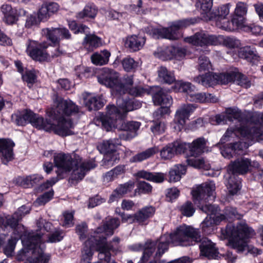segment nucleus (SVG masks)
Returning a JSON list of instances; mask_svg holds the SVG:
<instances>
[{"label": "nucleus", "instance_id": "obj_1", "mask_svg": "<svg viewBox=\"0 0 263 263\" xmlns=\"http://www.w3.org/2000/svg\"><path fill=\"white\" fill-rule=\"evenodd\" d=\"M55 107L50 112V119H44L42 116L32 111L29 123L39 129L47 132L53 130L56 134L61 136H67L73 134L71 130L73 123L71 120L66 117L77 113L79 108L70 100L57 98L54 102Z\"/></svg>", "mask_w": 263, "mask_h": 263}, {"label": "nucleus", "instance_id": "obj_2", "mask_svg": "<svg viewBox=\"0 0 263 263\" xmlns=\"http://www.w3.org/2000/svg\"><path fill=\"white\" fill-rule=\"evenodd\" d=\"M64 237V232L56 228L47 236L41 232L31 231L23 239V248L17 255L18 260L25 263H48L49 256L44 254L45 242L54 243L60 241Z\"/></svg>", "mask_w": 263, "mask_h": 263}, {"label": "nucleus", "instance_id": "obj_3", "mask_svg": "<svg viewBox=\"0 0 263 263\" xmlns=\"http://www.w3.org/2000/svg\"><path fill=\"white\" fill-rule=\"evenodd\" d=\"M215 185L210 181L202 183L192 191L193 200L199 209L206 213L208 216L200 224L202 233L209 235L214 231L215 226L222 221L224 217L218 215L220 211L219 206L207 204L209 201H214L215 198Z\"/></svg>", "mask_w": 263, "mask_h": 263}, {"label": "nucleus", "instance_id": "obj_4", "mask_svg": "<svg viewBox=\"0 0 263 263\" xmlns=\"http://www.w3.org/2000/svg\"><path fill=\"white\" fill-rule=\"evenodd\" d=\"M243 121L240 124L236 123L234 127L228 128L220 140L221 144L227 142H233L238 138L248 140L247 143L252 144L253 141L261 142L263 141V132L262 128H258L256 123L263 124V114L255 112L251 115H247Z\"/></svg>", "mask_w": 263, "mask_h": 263}, {"label": "nucleus", "instance_id": "obj_5", "mask_svg": "<svg viewBox=\"0 0 263 263\" xmlns=\"http://www.w3.org/2000/svg\"><path fill=\"white\" fill-rule=\"evenodd\" d=\"M54 166L57 168L56 173L60 179L65 178L67 174L72 171L70 177L72 181L81 180L86 173L94 168L96 164L91 160L82 161L79 155L75 154H55L53 156Z\"/></svg>", "mask_w": 263, "mask_h": 263}, {"label": "nucleus", "instance_id": "obj_6", "mask_svg": "<svg viewBox=\"0 0 263 263\" xmlns=\"http://www.w3.org/2000/svg\"><path fill=\"white\" fill-rule=\"evenodd\" d=\"M225 237L230 238V243L236 252L240 253L245 251L253 255L260 254L261 251L248 245V239L255 235L254 231L248 226L246 221H241L236 226L228 225L224 230Z\"/></svg>", "mask_w": 263, "mask_h": 263}, {"label": "nucleus", "instance_id": "obj_7", "mask_svg": "<svg viewBox=\"0 0 263 263\" xmlns=\"http://www.w3.org/2000/svg\"><path fill=\"white\" fill-rule=\"evenodd\" d=\"M194 81L206 87H211L218 84H226L233 82L245 88L250 87V82L248 81L245 76L235 69L228 73H215L207 72L200 74L194 78Z\"/></svg>", "mask_w": 263, "mask_h": 263}, {"label": "nucleus", "instance_id": "obj_8", "mask_svg": "<svg viewBox=\"0 0 263 263\" xmlns=\"http://www.w3.org/2000/svg\"><path fill=\"white\" fill-rule=\"evenodd\" d=\"M259 164L257 161H252L250 159L240 157L232 162L228 166L229 177L227 186L231 195L236 194L241 189V180L237 175L247 173L251 167L258 168Z\"/></svg>", "mask_w": 263, "mask_h": 263}, {"label": "nucleus", "instance_id": "obj_9", "mask_svg": "<svg viewBox=\"0 0 263 263\" xmlns=\"http://www.w3.org/2000/svg\"><path fill=\"white\" fill-rule=\"evenodd\" d=\"M168 245L170 242L175 246L187 247L198 243L201 240V233L199 229L192 226L182 224L177 227L170 235H164Z\"/></svg>", "mask_w": 263, "mask_h": 263}, {"label": "nucleus", "instance_id": "obj_10", "mask_svg": "<svg viewBox=\"0 0 263 263\" xmlns=\"http://www.w3.org/2000/svg\"><path fill=\"white\" fill-rule=\"evenodd\" d=\"M165 239L166 237L163 236L161 237L159 240L156 242L148 240L144 245L139 243L134 246V250L143 251V255L141 257L140 261L138 263H143L148 261L155 250L156 246H157V251L155 255L154 259L148 263L164 262L163 260H161L159 258L168 249V243Z\"/></svg>", "mask_w": 263, "mask_h": 263}, {"label": "nucleus", "instance_id": "obj_11", "mask_svg": "<svg viewBox=\"0 0 263 263\" xmlns=\"http://www.w3.org/2000/svg\"><path fill=\"white\" fill-rule=\"evenodd\" d=\"M195 23L192 18H186L174 22L168 28H147V32L154 38H164L170 40H177L182 36L180 30Z\"/></svg>", "mask_w": 263, "mask_h": 263}, {"label": "nucleus", "instance_id": "obj_12", "mask_svg": "<svg viewBox=\"0 0 263 263\" xmlns=\"http://www.w3.org/2000/svg\"><path fill=\"white\" fill-rule=\"evenodd\" d=\"M119 77V73L114 70L104 68L97 76V79L100 84L111 88L112 91L117 95L122 93L126 90L120 82Z\"/></svg>", "mask_w": 263, "mask_h": 263}, {"label": "nucleus", "instance_id": "obj_13", "mask_svg": "<svg viewBox=\"0 0 263 263\" xmlns=\"http://www.w3.org/2000/svg\"><path fill=\"white\" fill-rule=\"evenodd\" d=\"M175 154H180L189 152L191 156H196L201 154L206 145V141L204 138L200 137L194 140L192 143L176 141L173 142Z\"/></svg>", "mask_w": 263, "mask_h": 263}, {"label": "nucleus", "instance_id": "obj_14", "mask_svg": "<svg viewBox=\"0 0 263 263\" xmlns=\"http://www.w3.org/2000/svg\"><path fill=\"white\" fill-rule=\"evenodd\" d=\"M156 89V92L153 94L154 103L156 105H163L164 106H162L156 110L153 116L155 119H160L164 115L168 113L170 111L169 107L173 103V99L162 88L157 87Z\"/></svg>", "mask_w": 263, "mask_h": 263}, {"label": "nucleus", "instance_id": "obj_15", "mask_svg": "<svg viewBox=\"0 0 263 263\" xmlns=\"http://www.w3.org/2000/svg\"><path fill=\"white\" fill-rule=\"evenodd\" d=\"M230 4H227L220 6L215 11L209 13V21L215 23L218 28L228 31L234 30V27L232 25V22L227 19V16L230 13Z\"/></svg>", "mask_w": 263, "mask_h": 263}, {"label": "nucleus", "instance_id": "obj_16", "mask_svg": "<svg viewBox=\"0 0 263 263\" xmlns=\"http://www.w3.org/2000/svg\"><path fill=\"white\" fill-rule=\"evenodd\" d=\"M106 114L101 117L102 127L106 131L111 130L113 128H118L120 125L123 117L120 110L114 105H109L106 107Z\"/></svg>", "mask_w": 263, "mask_h": 263}, {"label": "nucleus", "instance_id": "obj_17", "mask_svg": "<svg viewBox=\"0 0 263 263\" xmlns=\"http://www.w3.org/2000/svg\"><path fill=\"white\" fill-rule=\"evenodd\" d=\"M220 38H217L215 35H211L205 31L196 32L193 35L185 37V42L197 46H208L217 45Z\"/></svg>", "mask_w": 263, "mask_h": 263}, {"label": "nucleus", "instance_id": "obj_18", "mask_svg": "<svg viewBox=\"0 0 263 263\" xmlns=\"http://www.w3.org/2000/svg\"><path fill=\"white\" fill-rule=\"evenodd\" d=\"M26 52L32 59L43 61L48 58V54L45 50L48 46L45 42L40 43L33 40H29L26 44Z\"/></svg>", "mask_w": 263, "mask_h": 263}, {"label": "nucleus", "instance_id": "obj_19", "mask_svg": "<svg viewBox=\"0 0 263 263\" xmlns=\"http://www.w3.org/2000/svg\"><path fill=\"white\" fill-rule=\"evenodd\" d=\"M195 108L193 104H183L177 110L173 124V128L176 131H180L183 128L186 120Z\"/></svg>", "mask_w": 263, "mask_h": 263}, {"label": "nucleus", "instance_id": "obj_20", "mask_svg": "<svg viewBox=\"0 0 263 263\" xmlns=\"http://www.w3.org/2000/svg\"><path fill=\"white\" fill-rule=\"evenodd\" d=\"M42 33L54 46L59 45L61 39L71 38L69 30L65 28H44L42 30Z\"/></svg>", "mask_w": 263, "mask_h": 263}, {"label": "nucleus", "instance_id": "obj_21", "mask_svg": "<svg viewBox=\"0 0 263 263\" xmlns=\"http://www.w3.org/2000/svg\"><path fill=\"white\" fill-rule=\"evenodd\" d=\"M246 115L237 109L229 108L226 109L225 114L217 115L215 119L218 124H225L228 121L242 124Z\"/></svg>", "mask_w": 263, "mask_h": 263}, {"label": "nucleus", "instance_id": "obj_22", "mask_svg": "<svg viewBox=\"0 0 263 263\" xmlns=\"http://www.w3.org/2000/svg\"><path fill=\"white\" fill-rule=\"evenodd\" d=\"M155 55L163 61L171 60L173 58H180L184 56V50L178 47L168 46L157 48L154 53Z\"/></svg>", "mask_w": 263, "mask_h": 263}, {"label": "nucleus", "instance_id": "obj_23", "mask_svg": "<svg viewBox=\"0 0 263 263\" xmlns=\"http://www.w3.org/2000/svg\"><path fill=\"white\" fill-rule=\"evenodd\" d=\"M14 142L9 139L0 138V158L4 164L7 165L14 159Z\"/></svg>", "mask_w": 263, "mask_h": 263}, {"label": "nucleus", "instance_id": "obj_24", "mask_svg": "<svg viewBox=\"0 0 263 263\" xmlns=\"http://www.w3.org/2000/svg\"><path fill=\"white\" fill-rule=\"evenodd\" d=\"M199 242L200 255L204 256L209 259H218L219 253L215 243L208 238H201Z\"/></svg>", "mask_w": 263, "mask_h": 263}, {"label": "nucleus", "instance_id": "obj_25", "mask_svg": "<svg viewBox=\"0 0 263 263\" xmlns=\"http://www.w3.org/2000/svg\"><path fill=\"white\" fill-rule=\"evenodd\" d=\"M141 123L136 121L125 122L122 120L119 129L123 130L120 134V138L124 140H130L137 135Z\"/></svg>", "mask_w": 263, "mask_h": 263}, {"label": "nucleus", "instance_id": "obj_26", "mask_svg": "<svg viewBox=\"0 0 263 263\" xmlns=\"http://www.w3.org/2000/svg\"><path fill=\"white\" fill-rule=\"evenodd\" d=\"M248 11V5L246 3L239 2L236 4L235 9V15L231 20L232 25L234 29L242 27L246 22L245 16Z\"/></svg>", "mask_w": 263, "mask_h": 263}, {"label": "nucleus", "instance_id": "obj_27", "mask_svg": "<svg viewBox=\"0 0 263 263\" xmlns=\"http://www.w3.org/2000/svg\"><path fill=\"white\" fill-rule=\"evenodd\" d=\"M103 239L101 240V242H100L99 240H98L97 238H101V236H95L93 235L91 236V238L88 239L84 243V247L82 251V259L84 261H88L91 259L93 255V249L95 247V245H97V249H98V247L99 245L102 244L103 243H107L105 241L106 238L104 237L102 235ZM99 251V250H98Z\"/></svg>", "mask_w": 263, "mask_h": 263}, {"label": "nucleus", "instance_id": "obj_28", "mask_svg": "<svg viewBox=\"0 0 263 263\" xmlns=\"http://www.w3.org/2000/svg\"><path fill=\"white\" fill-rule=\"evenodd\" d=\"M117 108L119 110L120 114L126 113L128 111L137 109L141 107V103L140 101L134 98L132 99H122L119 98L117 100Z\"/></svg>", "mask_w": 263, "mask_h": 263}, {"label": "nucleus", "instance_id": "obj_29", "mask_svg": "<svg viewBox=\"0 0 263 263\" xmlns=\"http://www.w3.org/2000/svg\"><path fill=\"white\" fill-rule=\"evenodd\" d=\"M252 145L251 142L247 143L246 142H235V143H230L228 147L225 145L220 148L221 154L225 158L230 159L239 151L242 150L243 147L248 148L249 145Z\"/></svg>", "mask_w": 263, "mask_h": 263}, {"label": "nucleus", "instance_id": "obj_30", "mask_svg": "<svg viewBox=\"0 0 263 263\" xmlns=\"http://www.w3.org/2000/svg\"><path fill=\"white\" fill-rule=\"evenodd\" d=\"M4 15L3 21L8 25H13L17 21V10L8 4H4L0 7Z\"/></svg>", "mask_w": 263, "mask_h": 263}, {"label": "nucleus", "instance_id": "obj_31", "mask_svg": "<svg viewBox=\"0 0 263 263\" xmlns=\"http://www.w3.org/2000/svg\"><path fill=\"white\" fill-rule=\"evenodd\" d=\"M21 219L17 216V214H14L11 217H8L6 218V224L13 229L14 235H18L22 236L24 235H28L30 232H27L24 227L18 223Z\"/></svg>", "mask_w": 263, "mask_h": 263}, {"label": "nucleus", "instance_id": "obj_32", "mask_svg": "<svg viewBox=\"0 0 263 263\" xmlns=\"http://www.w3.org/2000/svg\"><path fill=\"white\" fill-rule=\"evenodd\" d=\"M238 55L240 58L253 63H255L259 60V56L255 48L251 46H246L239 48Z\"/></svg>", "mask_w": 263, "mask_h": 263}, {"label": "nucleus", "instance_id": "obj_33", "mask_svg": "<svg viewBox=\"0 0 263 263\" xmlns=\"http://www.w3.org/2000/svg\"><path fill=\"white\" fill-rule=\"evenodd\" d=\"M155 213V208L152 206H145L136 213V223L139 225H146L148 219L152 217Z\"/></svg>", "mask_w": 263, "mask_h": 263}, {"label": "nucleus", "instance_id": "obj_34", "mask_svg": "<svg viewBox=\"0 0 263 263\" xmlns=\"http://www.w3.org/2000/svg\"><path fill=\"white\" fill-rule=\"evenodd\" d=\"M187 99L192 102L197 103H215L217 101V98L214 95L209 93L198 92L195 93L192 92L187 96Z\"/></svg>", "mask_w": 263, "mask_h": 263}, {"label": "nucleus", "instance_id": "obj_35", "mask_svg": "<svg viewBox=\"0 0 263 263\" xmlns=\"http://www.w3.org/2000/svg\"><path fill=\"white\" fill-rule=\"evenodd\" d=\"M120 226L118 218H111L106 221L102 227L97 228L95 233H104L106 235L110 236L114 234V231Z\"/></svg>", "mask_w": 263, "mask_h": 263}, {"label": "nucleus", "instance_id": "obj_36", "mask_svg": "<svg viewBox=\"0 0 263 263\" xmlns=\"http://www.w3.org/2000/svg\"><path fill=\"white\" fill-rule=\"evenodd\" d=\"M145 42V37L141 35H133L127 38L125 45L131 51H137L143 47Z\"/></svg>", "mask_w": 263, "mask_h": 263}, {"label": "nucleus", "instance_id": "obj_37", "mask_svg": "<svg viewBox=\"0 0 263 263\" xmlns=\"http://www.w3.org/2000/svg\"><path fill=\"white\" fill-rule=\"evenodd\" d=\"M98 13L96 6L92 4H89L85 6L84 9L76 14V17L79 20L93 19Z\"/></svg>", "mask_w": 263, "mask_h": 263}, {"label": "nucleus", "instance_id": "obj_38", "mask_svg": "<svg viewBox=\"0 0 263 263\" xmlns=\"http://www.w3.org/2000/svg\"><path fill=\"white\" fill-rule=\"evenodd\" d=\"M84 104L89 110H99L104 106L103 100L100 96H88L84 99Z\"/></svg>", "mask_w": 263, "mask_h": 263}, {"label": "nucleus", "instance_id": "obj_39", "mask_svg": "<svg viewBox=\"0 0 263 263\" xmlns=\"http://www.w3.org/2000/svg\"><path fill=\"white\" fill-rule=\"evenodd\" d=\"M137 177L143 178L156 183L162 182L165 178V175L162 173H151L144 170L140 171L137 172Z\"/></svg>", "mask_w": 263, "mask_h": 263}, {"label": "nucleus", "instance_id": "obj_40", "mask_svg": "<svg viewBox=\"0 0 263 263\" xmlns=\"http://www.w3.org/2000/svg\"><path fill=\"white\" fill-rule=\"evenodd\" d=\"M32 115V111L25 110L21 112L12 114L11 116L12 121L18 126H24L27 123L29 122L30 117Z\"/></svg>", "mask_w": 263, "mask_h": 263}, {"label": "nucleus", "instance_id": "obj_41", "mask_svg": "<svg viewBox=\"0 0 263 263\" xmlns=\"http://www.w3.org/2000/svg\"><path fill=\"white\" fill-rule=\"evenodd\" d=\"M110 53L107 50H103L100 52L94 53L91 56L92 63L96 65H103L109 61Z\"/></svg>", "mask_w": 263, "mask_h": 263}, {"label": "nucleus", "instance_id": "obj_42", "mask_svg": "<svg viewBox=\"0 0 263 263\" xmlns=\"http://www.w3.org/2000/svg\"><path fill=\"white\" fill-rule=\"evenodd\" d=\"M43 179L42 175L34 174L19 178L20 184L25 188L31 187L37 185Z\"/></svg>", "mask_w": 263, "mask_h": 263}, {"label": "nucleus", "instance_id": "obj_43", "mask_svg": "<svg viewBox=\"0 0 263 263\" xmlns=\"http://www.w3.org/2000/svg\"><path fill=\"white\" fill-rule=\"evenodd\" d=\"M186 170V166L184 165H175L169 172V181L174 182L178 181L182 176L185 174Z\"/></svg>", "mask_w": 263, "mask_h": 263}, {"label": "nucleus", "instance_id": "obj_44", "mask_svg": "<svg viewBox=\"0 0 263 263\" xmlns=\"http://www.w3.org/2000/svg\"><path fill=\"white\" fill-rule=\"evenodd\" d=\"M158 152L159 148L157 147L154 146L150 147L145 151L138 153L134 156L132 157L130 159V162H137L142 161L151 157Z\"/></svg>", "mask_w": 263, "mask_h": 263}, {"label": "nucleus", "instance_id": "obj_45", "mask_svg": "<svg viewBox=\"0 0 263 263\" xmlns=\"http://www.w3.org/2000/svg\"><path fill=\"white\" fill-rule=\"evenodd\" d=\"M159 80L164 83L171 84L175 82V78L173 72L168 71L166 67L161 66L158 70Z\"/></svg>", "mask_w": 263, "mask_h": 263}, {"label": "nucleus", "instance_id": "obj_46", "mask_svg": "<svg viewBox=\"0 0 263 263\" xmlns=\"http://www.w3.org/2000/svg\"><path fill=\"white\" fill-rule=\"evenodd\" d=\"M83 44L89 50H92L101 45V39L94 34L90 33L85 36Z\"/></svg>", "mask_w": 263, "mask_h": 263}, {"label": "nucleus", "instance_id": "obj_47", "mask_svg": "<svg viewBox=\"0 0 263 263\" xmlns=\"http://www.w3.org/2000/svg\"><path fill=\"white\" fill-rule=\"evenodd\" d=\"M27 235L25 234L22 236H18V235L11 236V238L8 239L7 243L4 248V253L8 257L12 256L17 241L20 238H21L22 242H23V239Z\"/></svg>", "mask_w": 263, "mask_h": 263}, {"label": "nucleus", "instance_id": "obj_48", "mask_svg": "<svg viewBox=\"0 0 263 263\" xmlns=\"http://www.w3.org/2000/svg\"><path fill=\"white\" fill-rule=\"evenodd\" d=\"M218 212H219V211ZM218 215H222L224 217L222 221H227L229 222H231L236 219H239L242 216V215L238 213L236 208L232 206H227L224 210L223 214L218 213Z\"/></svg>", "mask_w": 263, "mask_h": 263}, {"label": "nucleus", "instance_id": "obj_49", "mask_svg": "<svg viewBox=\"0 0 263 263\" xmlns=\"http://www.w3.org/2000/svg\"><path fill=\"white\" fill-rule=\"evenodd\" d=\"M156 87H155L152 88L151 90H149L147 87H143L141 86H136L129 89L128 91L127 92L130 95L134 97H141L146 93L149 94L152 92H153L154 94L156 91Z\"/></svg>", "mask_w": 263, "mask_h": 263}, {"label": "nucleus", "instance_id": "obj_50", "mask_svg": "<svg viewBox=\"0 0 263 263\" xmlns=\"http://www.w3.org/2000/svg\"><path fill=\"white\" fill-rule=\"evenodd\" d=\"M217 38H220L217 45L222 43L224 46L230 48L238 47L240 45V41L234 37H224L219 35L217 36Z\"/></svg>", "mask_w": 263, "mask_h": 263}, {"label": "nucleus", "instance_id": "obj_51", "mask_svg": "<svg viewBox=\"0 0 263 263\" xmlns=\"http://www.w3.org/2000/svg\"><path fill=\"white\" fill-rule=\"evenodd\" d=\"M194 157V158L187 159V162L189 165L195 168H203L207 170L210 168V164L205 161L203 158H197L196 156Z\"/></svg>", "mask_w": 263, "mask_h": 263}, {"label": "nucleus", "instance_id": "obj_52", "mask_svg": "<svg viewBox=\"0 0 263 263\" xmlns=\"http://www.w3.org/2000/svg\"><path fill=\"white\" fill-rule=\"evenodd\" d=\"M197 7H200L202 13L205 15L204 17L206 20H209V13L213 6V0H200L196 3Z\"/></svg>", "mask_w": 263, "mask_h": 263}, {"label": "nucleus", "instance_id": "obj_53", "mask_svg": "<svg viewBox=\"0 0 263 263\" xmlns=\"http://www.w3.org/2000/svg\"><path fill=\"white\" fill-rule=\"evenodd\" d=\"M242 26V27H238L237 29H241L246 32H251L254 35H263V28L259 25L255 24L248 25L245 22Z\"/></svg>", "mask_w": 263, "mask_h": 263}, {"label": "nucleus", "instance_id": "obj_54", "mask_svg": "<svg viewBox=\"0 0 263 263\" xmlns=\"http://www.w3.org/2000/svg\"><path fill=\"white\" fill-rule=\"evenodd\" d=\"M120 159L119 154L116 151L111 153H108L105 155L103 159V164L107 167L113 166L115 164L118 163Z\"/></svg>", "mask_w": 263, "mask_h": 263}, {"label": "nucleus", "instance_id": "obj_55", "mask_svg": "<svg viewBox=\"0 0 263 263\" xmlns=\"http://www.w3.org/2000/svg\"><path fill=\"white\" fill-rule=\"evenodd\" d=\"M166 126L165 123L159 119H155L153 121L151 127V131L155 135H160L165 132Z\"/></svg>", "mask_w": 263, "mask_h": 263}, {"label": "nucleus", "instance_id": "obj_56", "mask_svg": "<svg viewBox=\"0 0 263 263\" xmlns=\"http://www.w3.org/2000/svg\"><path fill=\"white\" fill-rule=\"evenodd\" d=\"M175 155L173 143H169L160 151V155L163 159H171Z\"/></svg>", "mask_w": 263, "mask_h": 263}, {"label": "nucleus", "instance_id": "obj_57", "mask_svg": "<svg viewBox=\"0 0 263 263\" xmlns=\"http://www.w3.org/2000/svg\"><path fill=\"white\" fill-rule=\"evenodd\" d=\"M36 225L38 228L35 232L40 233L41 232L43 233V235H45V232L50 231L52 227L51 223L46 221L43 218H40L36 222Z\"/></svg>", "mask_w": 263, "mask_h": 263}, {"label": "nucleus", "instance_id": "obj_58", "mask_svg": "<svg viewBox=\"0 0 263 263\" xmlns=\"http://www.w3.org/2000/svg\"><path fill=\"white\" fill-rule=\"evenodd\" d=\"M197 68L199 72L208 71L211 67L209 59L204 55H201L199 58Z\"/></svg>", "mask_w": 263, "mask_h": 263}, {"label": "nucleus", "instance_id": "obj_59", "mask_svg": "<svg viewBox=\"0 0 263 263\" xmlns=\"http://www.w3.org/2000/svg\"><path fill=\"white\" fill-rule=\"evenodd\" d=\"M180 211L184 216L191 217L195 213V209L191 201H187L181 206Z\"/></svg>", "mask_w": 263, "mask_h": 263}, {"label": "nucleus", "instance_id": "obj_60", "mask_svg": "<svg viewBox=\"0 0 263 263\" xmlns=\"http://www.w3.org/2000/svg\"><path fill=\"white\" fill-rule=\"evenodd\" d=\"M97 148L101 153L104 154L105 155L115 152L109 140L103 141L100 143Z\"/></svg>", "mask_w": 263, "mask_h": 263}, {"label": "nucleus", "instance_id": "obj_61", "mask_svg": "<svg viewBox=\"0 0 263 263\" xmlns=\"http://www.w3.org/2000/svg\"><path fill=\"white\" fill-rule=\"evenodd\" d=\"M62 226L66 228H69L73 226V213L65 212L61 219Z\"/></svg>", "mask_w": 263, "mask_h": 263}, {"label": "nucleus", "instance_id": "obj_62", "mask_svg": "<svg viewBox=\"0 0 263 263\" xmlns=\"http://www.w3.org/2000/svg\"><path fill=\"white\" fill-rule=\"evenodd\" d=\"M22 75L23 80L28 83L29 87L35 82L36 77L34 70H26Z\"/></svg>", "mask_w": 263, "mask_h": 263}, {"label": "nucleus", "instance_id": "obj_63", "mask_svg": "<svg viewBox=\"0 0 263 263\" xmlns=\"http://www.w3.org/2000/svg\"><path fill=\"white\" fill-rule=\"evenodd\" d=\"M122 65L125 71H130L137 67L138 63L133 59L127 57L123 60Z\"/></svg>", "mask_w": 263, "mask_h": 263}, {"label": "nucleus", "instance_id": "obj_64", "mask_svg": "<svg viewBox=\"0 0 263 263\" xmlns=\"http://www.w3.org/2000/svg\"><path fill=\"white\" fill-rule=\"evenodd\" d=\"M134 187V183L133 181H128L122 184H120L116 188V190L121 194L122 197L125 194L130 192Z\"/></svg>", "mask_w": 263, "mask_h": 263}]
</instances>
